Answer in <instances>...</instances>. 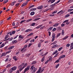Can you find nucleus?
Returning <instances> with one entry per match:
<instances>
[{
  "label": "nucleus",
  "instance_id": "nucleus-41",
  "mask_svg": "<svg viewBox=\"0 0 73 73\" xmlns=\"http://www.w3.org/2000/svg\"><path fill=\"white\" fill-rule=\"evenodd\" d=\"M55 1H56V0H51V4L53 3Z\"/></svg>",
  "mask_w": 73,
  "mask_h": 73
},
{
  "label": "nucleus",
  "instance_id": "nucleus-2",
  "mask_svg": "<svg viewBox=\"0 0 73 73\" xmlns=\"http://www.w3.org/2000/svg\"><path fill=\"white\" fill-rule=\"evenodd\" d=\"M34 66V65L31 66L30 68V70H31V72L35 73L36 72V71L37 70V68H36V67Z\"/></svg>",
  "mask_w": 73,
  "mask_h": 73
},
{
  "label": "nucleus",
  "instance_id": "nucleus-1",
  "mask_svg": "<svg viewBox=\"0 0 73 73\" xmlns=\"http://www.w3.org/2000/svg\"><path fill=\"white\" fill-rule=\"evenodd\" d=\"M27 65H28L27 63H25L24 64V63H23L21 65L19 66L18 68H19V71L21 72L23 69L27 66Z\"/></svg>",
  "mask_w": 73,
  "mask_h": 73
},
{
  "label": "nucleus",
  "instance_id": "nucleus-28",
  "mask_svg": "<svg viewBox=\"0 0 73 73\" xmlns=\"http://www.w3.org/2000/svg\"><path fill=\"white\" fill-rule=\"evenodd\" d=\"M57 52H58V51H57V50H56L52 54V55H54V54H56Z\"/></svg>",
  "mask_w": 73,
  "mask_h": 73
},
{
  "label": "nucleus",
  "instance_id": "nucleus-35",
  "mask_svg": "<svg viewBox=\"0 0 73 73\" xmlns=\"http://www.w3.org/2000/svg\"><path fill=\"white\" fill-rule=\"evenodd\" d=\"M16 3L15 1H14L12 2L11 4V6H13V5H14V3Z\"/></svg>",
  "mask_w": 73,
  "mask_h": 73
},
{
  "label": "nucleus",
  "instance_id": "nucleus-31",
  "mask_svg": "<svg viewBox=\"0 0 73 73\" xmlns=\"http://www.w3.org/2000/svg\"><path fill=\"white\" fill-rule=\"evenodd\" d=\"M70 16V14H67L65 17V18H66L67 17H69Z\"/></svg>",
  "mask_w": 73,
  "mask_h": 73
},
{
  "label": "nucleus",
  "instance_id": "nucleus-48",
  "mask_svg": "<svg viewBox=\"0 0 73 73\" xmlns=\"http://www.w3.org/2000/svg\"><path fill=\"white\" fill-rule=\"evenodd\" d=\"M32 19H30L28 20H27V22H29V21H32Z\"/></svg>",
  "mask_w": 73,
  "mask_h": 73
},
{
  "label": "nucleus",
  "instance_id": "nucleus-17",
  "mask_svg": "<svg viewBox=\"0 0 73 73\" xmlns=\"http://www.w3.org/2000/svg\"><path fill=\"white\" fill-rule=\"evenodd\" d=\"M61 35V33H59L58 34H57L56 36V38H58V37L59 36H60V35Z\"/></svg>",
  "mask_w": 73,
  "mask_h": 73
},
{
  "label": "nucleus",
  "instance_id": "nucleus-13",
  "mask_svg": "<svg viewBox=\"0 0 73 73\" xmlns=\"http://www.w3.org/2000/svg\"><path fill=\"white\" fill-rule=\"evenodd\" d=\"M42 25H43L42 24L41 25H40L39 26H37V27H36L35 28L36 29H38V28H40V27H42Z\"/></svg>",
  "mask_w": 73,
  "mask_h": 73
},
{
  "label": "nucleus",
  "instance_id": "nucleus-10",
  "mask_svg": "<svg viewBox=\"0 0 73 73\" xmlns=\"http://www.w3.org/2000/svg\"><path fill=\"white\" fill-rule=\"evenodd\" d=\"M31 31H32V29H28L27 30L25 31V32H31Z\"/></svg>",
  "mask_w": 73,
  "mask_h": 73
},
{
  "label": "nucleus",
  "instance_id": "nucleus-15",
  "mask_svg": "<svg viewBox=\"0 0 73 73\" xmlns=\"http://www.w3.org/2000/svg\"><path fill=\"white\" fill-rule=\"evenodd\" d=\"M36 10V8H32L30 10V11H35Z\"/></svg>",
  "mask_w": 73,
  "mask_h": 73
},
{
  "label": "nucleus",
  "instance_id": "nucleus-4",
  "mask_svg": "<svg viewBox=\"0 0 73 73\" xmlns=\"http://www.w3.org/2000/svg\"><path fill=\"white\" fill-rule=\"evenodd\" d=\"M68 21H69L68 20H65L63 22V23H66V24L67 25H68L70 23V22H68Z\"/></svg>",
  "mask_w": 73,
  "mask_h": 73
},
{
  "label": "nucleus",
  "instance_id": "nucleus-42",
  "mask_svg": "<svg viewBox=\"0 0 73 73\" xmlns=\"http://www.w3.org/2000/svg\"><path fill=\"white\" fill-rule=\"evenodd\" d=\"M15 32H16V31H13L12 32H11L12 35V34L13 35L15 34Z\"/></svg>",
  "mask_w": 73,
  "mask_h": 73
},
{
  "label": "nucleus",
  "instance_id": "nucleus-23",
  "mask_svg": "<svg viewBox=\"0 0 73 73\" xmlns=\"http://www.w3.org/2000/svg\"><path fill=\"white\" fill-rule=\"evenodd\" d=\"M35 15V12L33 11L31 13L30 15L31 16H33V15Z\"/></svg>",
  "mask_w": 73,
  "mask_h": 73
},
{
  "label": "nucleus",
  "instance_id": "nucleus-51",
  "mask_svg": "<svg viewBox=\"0 0 73 73\" xmlns=\"http://www.w3.org/2000/svg\"><path fill=\"white\" fill-rule=\"evenodd\" d=\"M57 30V29L56 28H54L52 30V31L53 32H54V31H56Z\"/></svg>",
  "mask_w": 73,
  "mask_h": 73
},
{
  "label": "nucleus",
  "instance_id": "nucleus-36",
  "mask_svg": "<svg viewBox=\"0 0 73 73\" xmlns=\"http://www.w3.org/2000/svg\"><path fill=\"white\" fill-rule=\"evenodd\" d=\"M72 11H73V9H69L68 10V12H71Z\"/></svg>",
  "mask_w": 73,
  "mask_h": 73
},
{
  "label": "nucleus",
  "instance_id": "nucleus-9",
  "mask_svg": "<svg viewBox=\"0 0 73 73\" xmlns=\"http://www.w3.org/2000/svg\"><path fill=\"white\" fill-rule=\"evenodd\" d=\"M73 43H72L70 44V48H71L70 49V50L73 49Z\"/></svg>",
  "mask_w": 73,
  "mask_h": 73
},
{
  "label": "nucleus",
  "instance_id": "nucleus-25",
  "mask_svg": "<svg viewBox=\"0 0 73 73\" xmlns=\"http://www.w3.org/2000/svg\"><path fill=\"white\" fill-rule=\"evenodd\" d=\"M52 36L53 38H56V36H55V34L54 33H52Z\"/></svg>",
  "mask_w": 73,
  "mask_h": 73
},
{
  "label": "nucleus",
  "instance_id": "nucleus-14",
  "mask_svg": "<svg viewBox=\"0 0 73 73\" xmlns=\"http://www.w3.org/2000/svg\"><path fill=\"white\" fill-rule=\"evenodd\" d=\"M57 46H58V45L56 44L53 46L52 47V48H57Z\"/></svg>",
  "mask_w": 73,
  "mask_h": 73
},
{
  "label": "nucleus",
  "instance_id": "nucleus-37",
  "mask_svg": "<svg viewBox=\"0 0 73 73\" xmlns=\"http://www.w3.org/2000/svg\"><path fill=\"white\" fill-rule=\"evenodd\" d=\"M59 65H60V64H58L56 65L55 67L56 69H57V68L59 66Z\"/></svg>",
  "mask_w": 73,
  "mask_h": 73
},
{
  "label": "nucleus",
  "instance_id": "nucleus-43",
  "mask_svg": "<svg viewBox=\"0 0 73 73\" xmlns=\"http://www.w3.org/2000/svg\"><path fill=\"white\" fill-rule=\"evenodd\" d=\"M40 18H38L34 20L33 21H37V20H40Z\"/></svg>",
  "mask_w": 73,
  "mask_h": 73
},
{
  "label": "nucleus",
  "instance_id": "nucleus-57",
  "mask_svg": "<svg viewBox=\"0 0 73 73\" xmlns=\"http://www.w3.org/2000/svg\"><path fill=\"white\" fill-rule=\"evenodd\" d=\"M70 44H66V46H67V47H69V46H70Z\"/></svg>",
  "mask_w": 73,
  "mask_h": 73
},
{
  "label": "nucleus",
  "instance_id": "nucleus-6",
  "mask_svg": "<svg viewBox=\"0 0 73 73\" xmlns=\"http://www.w3.org/2000/svg\"><path fill=\"white\" fill-rule=\"evenodd\" d=\"M65 57H66V56L65 55H62L59 58L61 60V58H65Z\"/></svg>",
  "mask_w": 73,
  "mask_h": 73
},
{
  "label": "nucleus",
  "instance_id": "nucleus-46",
  "mask_svg": "<svg viewBox=\"0 0 73 73\" xmlns=\"http://www.w3.org/2000/svg\"><path fill=\"white\" fill-rule=\"evenodd\" d=\"M8 0H6L3 2V3H4V4H6V3H7L8 2Z\"/></svg>",
  "mask_w": 73,
  "mask_h": 73
},
{
  "label": "nucleus",
  "instance_id": "nucleus-8",
  "mask_svg": "<svg viewBox=\"0 0 73 73\" xmlns=\"http://www.w3.org/2000/svg\"><path fill=\"white\" fill-rule=\"evenodd\" d=\"M11 68L12 70H13V71H14V70H16V69H17V67L14 66Z\"/></svg>",
  "mask_w": 73,
  "mask_h": 73
},
{
  "label": "nucleus",
  "instance_id": "nucleus-19",
  "mask_svg": "<svg viewBox=\"0 0 73 73\" xmlns=\"http://www.w3.org/2000/svg\"><path fill=\"white\" fill-rule=\"evenodd\" d=\"M14 47H15V46H11V47H10L9 48H8V49L9 50H11V49H12L14 48Z\"/></svg>",
  "mask_w": 73,
  "mask_h": 73
},
{
  "label": "nucleus",
  "instance_id": "nucleus-56",
  "mask_svg": "<svg viewBox=\"0 0 73 73\" xmlns=\"http://www.w3.org/2000/svg\"><path fill=\"white\" fill-rule=\"evenodd\" d=\"M73 1V0H69L68 1L69 3H72Z\"/></svg>",
  "mask_w": 73,
  "mask_h": 73
},
{
  "label": "nucleus",
  "instance_id": "nucleus-16",
  "mask_svg": "<svg viewBox=\"0 0 73 73\" xmlns=\"http://www.w3.org/2000/svg\"><path fill=\"white\" fill-rule=\"evenodd\" d=\"M37 63V61H33L31 63V65H34V64H36Z\"/></svg>",
  "mask_w": 73,
  "mask_h": 73
},
{
  "label": "nucleus",
  "instance_id": "nucleus-49",
  "mask_svg": "<svg viewBox=\"0 0 73 73\" xmlns=\"http://www.w3.org/2000/svg\"><path fill=\"white\" fill-rule=\"evenodd\" d=\"M13 37H11V38H10L9 40V41H12V40H13Z\"/></svg>",
  "mask_w": 73,
  "mask_h": 73
},
{
  "label": "nucleus",
  "instance_id": "nucleus-18",
  "mask_svg": "<svg viewBox=\"0 0 73 73\" xmlns=\"http://www.w3.org/2000/svg\"><path fill=\"white\" fill-rule=\"evenodd\" d=\"M68 37H69V36H66L65 37L63 38V40H65L67 39V38H68Z\"/></svg>",
  "mask_w": 73,
  "mask_h": 73
},
{
  "label": "nucleus",
  "instance_id": "nucleus-26",
  "mask_svg": "<svg viewBox=\"0 0 73 73\" xmlns=\"http://www.w3.org/2000/svg\"><path fill=\"white\" fill-rule=\"evenodd\" d=\"M58 25V23H57L53 25V26L54 27H57V26Z\"/></svg>",
  "mask_w": 73,
  "mask_h": 73
},
{
  "label": "nucleus",
  "instance_id": "nucleus-53",
  "mask_svg": "<svg viewBox=\"0 0 73 73\" xmlns=\"http://www.w3.org/2000/svg\"><path fill=\"white\" fill-rule=\"evenodd\" d=\"M32 45V43L29 44V45L28 46V47L29 48V47H30L31 46V45Z\"/></svg>",
  "mask_w": 73,
  "mask_h": 73
},
{
  "label": "nucleus",
  "instance_id": "nucleus-32",
  "mask_svg": "<svg viewBox=\"0 0 73 73\" xmlns=\"http://www.w3.org/2000/svg\"><path fill=\"white\" fill-rule=\"evenodd\" d=\"M13 59H14V60H15V61H17V58H16V56H14L13 57Z\"/></svg>",
  "mask_w": 73,
  "mask_h": 73
},
{
  "label": "nucleus",
  "instance_id": "nucleus-64",
  "mask_svg": "<svg viewBox=\"0 0 73 73\" xmlns=\"http://www.w3.org/2000/svg\"><path fill=\"white\" fill-rule=\"evenodd\" d=\"M55 39V38H52V40L51 41L52 42H53V41H54V39Z\"/></svg>",
  "mask_w": 73,
  "mask_h": 73
},
{
  "label": "nucleus",
  "instance_id": "nucleus-33",
  "mask_svg": "<svg viewBox=\"0 0 73 73\" xmlns=\"http://www.w3.org/2000/svg\"><path fill=\"white\" fill-rule=\"evenodd\" d=\"M9 34H10V36H12V32H9L8 33H7V35H9Z\"/></svg>",
  "mask_w": 73,
  "mask_h": 73
},
{
  "label": "nucleus",
  "instance_id": "nucleus-24",
  "mask_svg": "<svg viewBox=\"0 0 73 73\" xmlns=\"http://www.w3.org/2000/svg\"><path fill=\"white\" fill-rule=\"evenodd\" d=\"M19 38H20L21 39H24V37L23 36V35H20L19 36Z\"/></svg>",
  "mask_w": 73,
  "mask_h": 73
},
{
  "label": "nucleus",
  "instance_id": "nucleus-52",
  "mask_svg": "<svg viewBox=\"0 0 73 73\" xmlns=\"http://www.w3.org/2000/svg\"><path fill=\"white\" fill-rule=\"evenodd\" d=\"M62 48H63L62 47L59 48L58 50V51H60V50H61V49H62Z\"/></svg>",
  "mask_w": 73,
  "mask_h": 73
},
{
  "label": "nucleus",
  "instance_id": "nucleus-34",
  "mask_svg": "<svg viewBox=\"0 0 73 73\" xmlns=\"http://www.w3.org/2000/svg\"><path fill=\"white\" fill-rule=\"evenodd\" d=\"M27 5V3H24V4H22V5H21V7H24L25 5Z\"/></svg>",
  "mask_w": 73,
  "mask_h": 73
},
{
  "label": "nucleus",
  "instance_id": "nucleus-62",
  "mask_svg": "<svg viewBox=\"0 0 73 73\" xmlns=\"http://www.w3.org/2000/svg\"><path fill=\"white\" fill-rule=\"evenodd\" d=\"M11 19V17H9L7 19V20H9L10 19Z\"/></svg>",
  "mask_w": 73,
  "mask_h": 73
},
{
  "label": "nucleus",
  "instance_id": "nucleus-21",
  "mask_svg": "<svg viewBox=\"0 0 73 73\" xmlns=\"http://www.w3.org/2000/svg\"><path fill=\"white\" fill-rule=\"evenodd\" d=\"M5 46V44H4V43H3L1 45L0 48H3V46Z\"/></svg>",
  "mask_w": 73,
  "mask_h": 73
},
{
  "label": "nucleus",
  "instance_id": "nucleus-59",
  "mask_svg": "<svg viewBox=\"0 0 73 73\" xmlns=\"http://www.w3.org/2000/svg\"><path fill=\"white\" fill-rule=\"evenodd\" d=\"M20 5V3H17V4H16L15 5V6H16V7H17L18 6H19V5Z\"/></svg>",
  "mask_w": 73,
  "mask_h": 73
},
{
  "label": "nucleus",
  "instance_id": "nucleus-12",
  "mask_svg": "<svg viewBox=\"0 0 73 73\" xmlns=\"http://www.w3.org/2000/svg\"><path fill=\"white\" fill-rule=\"evenodd\" d=\"M61 59L59 58L58 60H56V61L54 62V64L56 63H58L60 62V60Z\"/></svg>",
  "mask_w": 73,
  "mask_h": 73
},
{
  "label": "nucleus",
  "instance_id": "nucleus-22",
  "mask_svg": "<svg viewBox=\"0 0 73 73\" xmlns=\"http://www.w3.org/2000/svg\"><path fill=\"white\" fill-rule=\"evenodd\" d=\"M41 43L39 42L38 45V48H40V47H41Z\"/></svg>",
  "mask_w": 73,
  "mask_h": 73
},
{
  "label": "nucleus",
  "instance_id": "nucleus-55",
  "mask_svg": "<svg viewBox=\"0 0 73 73\" xmlns=\"http://www.w3.org/2000/svg\"><path fill=\"white\" fill-rule=\"evenodd\" d=\"M63 11L62 10H61L60 11H59V12H58V13H57V14H60V13H61V12H63Z\"/></svg>",
  "mask_w": 73,
  "mask_h": 73
},
{
  "label": "nucleus",
  "instance_id": "nucleus-45",
  "mask_svg": "<svg viewBox=\"0 0 73 73\" xmlns=\"http://www.w3.org/2000/svg\"><path fill=\"white\" fill-rule=\"evenodd\" d=\"M57 12V11L56 10L55 11H54L52 13V14H54V13H56Z\"/></svg>",
  "mask_w": 73,
  "mask_h": 73
},
{
  "label": "nucleus",
  "instance_id": "nucleus-60",
  "mask_svg": "<svg viewBox=\"0 0 73 73\" xmlns=\"http://www.w3.org/2000/svg\"><path fill=\"white\" fill-rule=\"evenodd\" d=\"M35 42V39H33V40H31L30 41V42Z\"/></svg>",
  "mask_w": 73,
  "mask_h": 73
},
{
  "label": "nucleus",
  "instance_id": "nucleus-27",
  "mask_svg": "<svg viewBox=\"0 0 73 73\" xmlns=\"http://www.w3.org/2000/svg\"><path fill=\"white\" fill-rule=\"evenodd\" d=\"M52 29H53V27H50L48 29V30L49 31H51V30H52Z\"/></svg>",
  "mask_w": 73,
  "mask_h": 73
},
{
  "label": "nucleus",
  "instance_id": "nucleus-54",
  "mask_svg": "<svg viewBox=\"0 0 73 73\" xmlns=\"http://www.w3.org/2000/svg\"><path fill=\"white\" fill-rule=\"evenodd\" d=\"M48 62H49V60H47L45 62V64H48Z\"/></svg>",
  "mask_w": 73,
  "mask_h": 73
},
{
  "label": "nucleus",
  "instance_id": "nucleus-5",
  "mask_svg": "<svg viewBox=\"0 0 73 73\" xmlns=\"http://www.w3.org/2000/svg\"><path fill=\"white\" fill-rule=\"evenodd\" d=\"M17 40H13L12 42V43L13 44H15L17 43Z\"/></svg>",
  "mask_w": 73,
  "mask_h": 73
},
{
  "label": "nucleus",
  "instance_id": "nucleus-47",
  "mask_svg": "<svg viewBox=\"0 0 73 73\" xmlns=\"http://www.w3.org/2000/svg\"><path fill=\"white\" fill-rule=\"evenodd\" d=\"M10 66H11V64H9L7 66L6 68H9V67H10Z\"/></svg>",
  "mask_w": 73,
  "mask_h": 73
},
{
  "label": "nucleus",
  "instance_id": "nucleus-38",
  "mask_svg": "<svg viewBox=\"0 0 73 73\" xmlns=\"http://www.w3.org/2000/svg\"><path fill=\"white\" fill-rule=\"evenodd\" d=\"M33 35V33H31L28 35V36H32Z\"/></svg>",
  "mask_w": 73,
  "mask_h": 73
},
{
  "label": "nucleus",
  "instance_id": "nucleus-58",
  "mask_svg": "<svg viewBox=\"0 0 73 73\" xmlns=\"http://www.w3.org/2000/svg\"><path fill=\"white\" fill-rule=\"evenodd\" d=\"M35 23H32L31 26H34L35 25Z\"/></svg>",
  "mask_w": 73,
  "mask_h": 73
},
{
  "label": "nucleus",
  "instance_id": "nucleus-20",
  "mask_svg": "<svg viewBox=\"0 0 73 73\" xmlns=\"http://www.w3.org/2000/svg\"><path fill=\"white\" fill-rule=\"evenodd\" d=\"M35 6V5H32V6H30L29 8V9H31V8H34V7Z\"/></svg>",
  "mask_w": 73,
  "mask_h": 73
},
{
  "label": "nucleus",
  "instance_id": "nucleus-7",
  "mask_svg": "<svg viewBox=\"0 0 73 73\" xmlns=\"http://www.w3.org/2000/svg\"><path fill=\"white\" fill-rule=\"evenodd\" d=\"M42 8H43V6H40L37 7V9H42Z\"/></svg>",
  "mask_w": 73,
  "mask_h": 73
},
{
  "label": "nucleus",
  "instance_id": "nucleus-3",
  "mask_svg": "<svg viewBox=\"0 0 73 73\" xmlns=\"http://www.w3.org/2000/svg\"><path fill=\"white\" fill-rule=\"evenodd\" d=\"M60 1V0L58 1L57 2H55L54 4H53L52 5H51L50 7H52V6H54V5H55L56 4H58V3H59Z\"/></svg>",
  "mask_w": 73,
  "mask_h": 73
},
{
  "label": "nucleus",
  "instance_id": "nucleus-63",
  "mask_svg": "<svg viewBox=\"0 0 73 73\" xmlns=\"http://www.w3.org/2000/svg\"><path fill=\"white\" fill-rule=\"evenodd\" d=\"M53 8H54L53 7H51L49 8V9L50 10H53Z\"/></svg>",
  "mask_w": 73,
  "mask_h": 73
},
{
  "label": "nucleus",
  "instance_id": "nucleus-29",
  "mask_svg": "<svg viewBox=\"0 0 73 73\" xmlns=\"http://www.w3.org/2000/svg\"><path fill=\"white\" fill-rule=\"evenodd\" d=\"M8 37H9V35H7L5 38V40H6V39L8 38Z\"/></svg>",
  "mask_w": 73,
  "mask_h": 73
},
{
  "label": "nucleus",
  "instance_id": "nucleus-40",
  "mask_svg": "<svg viewBox=\"0 0 73 73\" xmlns=\"http://www.w3.org/2000/svg\"><path fill=\"white\" fill-rule=\"evenodd\" d=\"M26 21V20H22L20 22V24H22L23 23H24V22H25V21Z\"/></svg>",
  "mask_w": 73,
  "mask_h": 73
},
{
  "label": "nucleus",
  "instance_id": "nucleus-50",
  "mask_svg": "<svg viewBox=\"0 0 73 73\" xmlns=\"http://www.w3.org/2000/svg\"><path fill=\"white\" fill-rule=\"evenodd\" d=\"M58 53H57V54H56L54 56V58H55V57H56V56H58Z\"/></svg>",
  "mask_w": 73,
  "mask_h": 73
},
{
  "label": "nucleus",
  "instance_id": "nucleus-39",
  "mask_svg": "<svg viewBox=\"0 0 73 73\" xmlns=\"http://www.w3.org/2000/svg\"><path fill=\"white\" fill-rule=\"evenodd\" d=\"M57 42V41H55L52 44V45H54L55 44H56Z\"/></svg>",
  "mask_w": 73,
  "mask_h": 73
},
{
  "label": "nucleus",
  "instance_id": "nucleus-44",
  "mask_svg": "<svg viewBox=\"0 0 73 73\" xmlns=\"http://www.w3.org/2000/svg\"><path fill=\"white\" fill-rule=\"evenodd\" d=\"M52 56H51L50 57L49 59L48 60V61H51V60H52Z\"/></svg>",
  "mask_w": 73,
  "mask_h": 73
},
{
  "label": "nucleus",
  "instance_id": "nucleus-61",
  "mask_svg": "<svg viewBox=\"0 0 73 73\" xmlns=\"http://www.w3.org/2000/svg\"><path fill=\"white\" fill-rule=\"evenodd\" d=\"M31 55V54H27V57H29V56H30V55Z\"/></svg>",
  "mask_w": 73,
  "mask_h": 73
},
{
  "label": "nucleus",
  "instance_id": "nucleus-30",
  "mask_svg": "<svg viewBox=\"0 0 73 73\" xmlns=\"http://www.w3.org/2000/svg\"><path fill=\"white\" fill-rule=\"evenodd\" d=\"M13 72V70H12V69L11 68L9 70V73H12V72Z\"/></svg>",
  "mask_w": 73,
  "mask_h": 73
},
{
  "label": "nucleus",
  "instance_id": "nucleus-11",
  "mask_svg": "<svg viewBox=\"0 0 73 73\" xmlns=\"http://www.w3.org/2000/svg\"><path fill=\"white\" fill-rule=\"evenodd\" d=\"M41 67H39L38 71L36 72V73H40V71H41Z\"/></svg>",
  "mask_w": 73,
  "mask_h": 73
}]
</instances>
